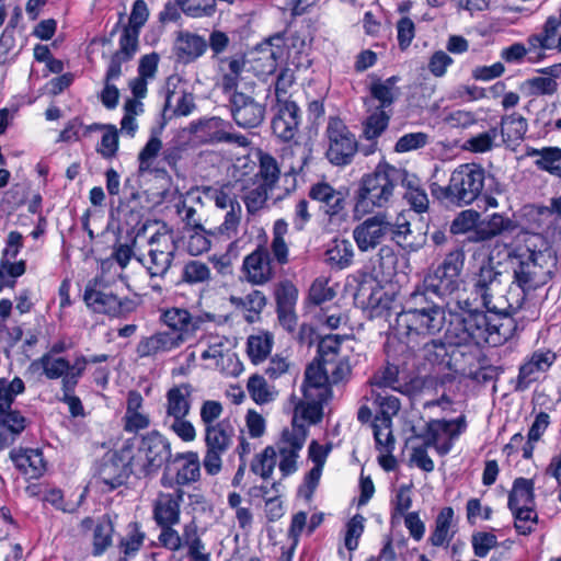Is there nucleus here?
<instances>
[{
	"instance_id": "1",
	"label": "nucleus",
	"mask_w": 561,
	"mask_h": 561,
	"mask_svg": "<svg viewBox=\"0 0 561 561\" xmlns=\"http://www.w3.org/2000/svg\"><path fill=\"white\" fill-rule=\"evenodd\" d=\"M445 299L442 306L448 316L445 339L454 345H499L506 340L501 330L503 323L496 316H488L472 308V304L460 287Z\"/></svg>"
},
{
	"instance_id": "2",
	"label": "nucleus",
	"mask_w": 561,
	"mask_h": 561,
	"mask_svg": "<svg viewBox=\"0 0 561 561\" xmlns=\"http://www.w3.org/2000/svg\"><path fill=\"white\" fill-rule=\"evenodd\" d=\"M446 324L445 310L423 291L412 290L404 300L403 309L396 319L401 339L413 348L420 339L438 334Z\"/></svg>"
},
{
	"instance_id": "3",
	"label": "nucleus",
	"mask_w": 561,
	"mask_h": 561,
	"mask_svg": "<svg viewBox=\"0 0 561 561\" xmlns=\"http://www.w3.org/2000/svg\"><path fill=\"white\" fill-rule=\"evenodd\" d=\"M405 180V170L378 163L376 169L363 176L353 208L355 219L371 214L375 208L386 207L392 199L396 187Z\"/></svg>"
},
{
	"instance_id": "4",
	"label": "nucleus",
	"mask_w": 561,
	"mask_h": 561,
	"mask_svg": "<svg viewBox=\"0 0 561 561\" xmlns=\"http://www.w3.org/2000/svg\"><path fill=\"white\" fill-rule=\"evenodd\" d=\"M506 252L513 266V283L523 293L522 298L514 304L510 302L508 307L519 309L529 291L536 290L551 280L556 260L548 253L529 249L506 248Z\"/></svg>"
},
{
	"instance_id": "5",
	"label": "nucleus",
	"mask_w": 561,
	"mask_h": 561,
	"mask_svg": "<svg viewBox=\"0 0 561 561\" xmlns=\"http://www.w3.org/2000/svg\"><path fill=\"white\" fill-rule=\"evenodd\" d=\"M485 171L478 163H463L451 173L447 186L433 183L432 194L439 201L456 206L470 205L481 194L484 187Z\"/></svg>"
},
{
	"instance_id": "6",
	"label": "nucleus",
	"mask_w": 561,
	"mask_h": 561,
	"mask_svg": "<svg viewBox=\"0 0 561 561\" xmlns=\"http://www.w3.org/2000/svg\"><path fill=\"white\" fill-rule=\"evenodd\" d=\"M194 387L188 382L173 385L165 392L162 425L181 440L191 443L196 438V430L187 419L192 410Z\"/></svg>"
},
{
	"instance_id": "7",
	"label": "nucleus",
	"mask_w": 561,
	"mask_h": 561,
	"mask_svg": "<svg viewBox=\"0 0 561 561\" xmlns=\"http://www.w3.org/2000/svg\"><path fill=\"white\" fill-rule=\"evenodd\" d=\"M171 458V443L158 431L142 435L137 450L130 447V472L142 478L157 473Z\"/></svg>"
},
{
	"instance_id": "8",
	"label": "nucleus",
	"mask_w": 561,
	"mask_h": 561,
	"mask_svg": "<svg viewBox=\"0 0 561 561\" xmlns=\"http://www.w3.org/2000/svg\"><path fill=\"white\" fill-rule=\"evenodd\" d=\"M465 257L462 249L448 252L443 262L425 275L422 284L416 285L414 290L423 291L426 296L434 294L439 298L450 296L460 287Z\"/></svg>"
},
{
	"instance_id": "9",
	"label": "nucleus",
	"mask_w": 561,
	"mask_h": 561,
	"mask_svg": "<svg viewBox=\"0 0 561 561\" xmlns=\"http://www.w3.org/2000/svg\"><path fill=\"white\" fill-rule=\"evenodd\" d=\"M473 345H463L470 351ZM462 345L450 344L446 339L445 342L439 339H433L425 342L419 350L420 356L431 366L440 369H448L455 373H466L467 366L470 365L472 356L460 350Z\"/></svg>"
},
{
	"instance_id": "10",
	"label": "nucleus",
	"mask_w": 561,
	"mask_h": 561,
	"mask_svg": "<svg viewBox=\"0 0 561 561\" xmlns=\"http://www.w3.org/2000/svg\"><path fill=\"white\" fill-rule=\"evenodd\" d=\"M236 428L228 419L204 430L203 466L207 474L216 476L222 468V456L232 447Z\"/></svg>"
},
{
	"instance_id": "11",
	"label": "nucleus",
	"mask_w": 561,
	"mask_h": 561,
	"mask_svg": "<svg viewBox=\"0 0 561 561\" xmlns=\"http://www.w3.org/2000/svg\"><path fill=\"white\" fill-rule=\"evenodd\" d=\"M83 300L87 307L95 312L113 318H121L134 310V301L127 297H118L113 290L98 279L90 280L84 289Z\"/></svg>"
},
{
	"instance_id": "12",
	"label": "nucleus",
	"mask_w": 561,
	"mask_h": 561,
	"mask_svg": "<svg viewBox=\"0 0 561 561\" xmlns=\"http://www.w3.org/2000/svg\"><path fill=\"white\" fill-rule=\"evenodd\" d=\"M327 158L335 165L351 163L357 151V140L347 125L336 116H330L325 128Z\"/></svg>"
},
{
	"instance_id": "13",
	"label": "nucleus",
	"mask_w": 561,
	"mask_h": 561,
	"mask_svg": "<svg viewBox=\"0 0 561 561\" xmlns=\"http://www.w3.org/2000/svg\"><path fill=\"white\" fill-rule=\"evenodd\" d=\"M201 478V460L197 451L178 453L171 456L160 483L163 488L182 489Z\"/></svg>"
},
{
	"instance_id": "14",
	"label": "nucleus",
	"mask_w": 561,
	"mask_h": 561,
	"mask_svg": "<svg viewBox=\"0 0 561 561\" xmlns=\"http://www.w3.org/2000/svg\"><path fill=\"white\" fill-rule=\"evenodd\" d=\"M190 131L194 138L202 144H230L237 147L245 148L250 146V140L244 135L233 133L232 125L220 117H210L190 124Z\"/></svg>"
},
{
	"instance_id": "15",
	"label": "nucleus",
	"mask_w": 561,
	"mask_h": 561,
	"mask_svg": "<svg viewBox=\"0 0 561 561\" xmlns=\"http://www.w3.org/2000/svg\"><path fill=\"white\" fill-rule=\"evenodd\" d=\"M308 196L319 204V210L330 225H341L347 219V193L334 188L327 182L310 186Z\"/></svg>"
},
{
	"instance_id": "16",
	"label": "nucleus",
	"mask_w": 561,
	"mask_h": 561,
	"mask_svg": "<svg viewBox=\"0 0 561 561\" xmlns=\"http://www.w3.org/2000/svg\"><path fill=\"white\" fill-rule=\"evenodd\" d=\"M466 421L463 416L456 420H432L426 424L423 434L424 444L427 447H434L436 451L444 456L453 448L455 439L465 431Z\"/></svg>"
},
{
	"instance_id": "17",
	"label": "nucleus",
	"mask_w": 561,
	"mask_h": 561,
	"mask_svg": "<svg viewBox=\"0 0 561 561\" xmlns=\"http://www.w3.org/2000/svg\"><path fill=\"white\" fill-rule=\"evenodd\" d=\"M392 221L386 213H377L366 218L353 230V238L362 252L376 249L391 233Z\"/></svg>"
},
{
	"instance_id": "18",
	"label": "nucleus",
	"mask_w": 561,
	"mask_h": 561,
	"mask_svg": "<svg viewBox=\"0 0 561 561\" xmlns=\"http://www.w3.org/2000/svg\"><path fill=\"white\" fill-rule=\"evenodd\" d=\"M175 251L172 236L156 233L150 238L148 255L140 261L151 277H163L172 264Z\"/></svg>"
},
{
	"instance_id": "19",
	"label": "nucleus",
	"mask_w": 561,
	"mask_h": 561,
	"mask_svg": "<svg viewBox=\"0 0 561 561\" xmlns=\"http://www.w3.org/2000/svg\"><path fill=\"white\" fill-rule=\"evenodd\" d=\"M130 446L125 445L118 450L106 453L99 466V480L112 491L121 486L126 478L131 474L130 466Z\"/></svg>"
},
{
	"instance_id": "20",
	"label": "nucleus",
	"mask_w": 561,
	"mask_h": 561,
	"mask_svg": "<svg viewBox=\"0 0 561 561\" xmlns=\"http://www.w3.org/2000/svg\"><path fill=\"white\" fill-rule=\"evenodd\" d=\"M307 439V433L300 427L284 430L282 437L276 444V456H278V469L284 477L297 471V460Z\"/></svg>"
},
{
	"instance_id": "21",
	"label": "nucleus",
	"mask_w": 561,
	"mask_h": 561,
	"mask_svg": "<svg viewBox=\"0 0 561 561\" xmlns=\"http://www.w3.org/2000/svg\"><path fill=\"white\" fill-rule=\"evenodd\" d=\"M159 320L181 345L195 335L201 323L198 317L193 316L187 309L178 307L161 309Z\"/></svg>"
},
{
	"instance_id": "22",
	"label": "nucleus",
	"mask_w": 561,
	"mask_h": 561,
	"mask_svg": "<svg viewBox=\"0 0 561 561\" xmlns=\"http://www.w3.org/2000/svg\"><path fill=\"white\" fill-rule=\"evenodd\" d=\"M500 289L501 273L491 264H483L473 278V293L481 299L482 306L496 317L504 312V309L494 302V296Z\"/></svg>"
},
{
	"instance_id": "23",
	"label": "nucleus",
	"mask_w": 561,
	"mask_h": 561,
	"mask_svg": "<svg viewBox=\"0 0 561 561\" xmlns=\"http://www.w3.org/2000/svg\"><path fill=\"white\" fill-rule=\"evenodd\" d=\"M230 106L233 121L242 128L257 127L265 117V106L239 91L230 95Z\"/></svg>"
},
{
	"instance_id": "24",
	"label": "nucleus",
	"mask_w": 561,
	"mask_h": 561,
	"mask_svg": "<svg viewBox=\"0 0 561 561\" xmlns=\"http://www.w3.org/2000/svg\"><path fill=\"white\" fill-rule=\"evenodd\" d=\"M183 500L184 491L182 489H173V492H159L152 502L154 523L157 525H178Z\"/></svg>"
},
{
	"instance_id": "25",
	"label": "nucleus",
	"mask_w": 561,
	"mask_h": 561,
	"mask_svg": "<svg viewBox=\"0 0 561 561\" xmlns=\"http://www.w3.org/2000/svg\"><path fill=\"white\" fill-rule=\"evenodd\" d=\"M204 360H214V367L227 375H237L241 370V364L229 350V340L225 336H211L207 348L201 355Z\"/></svg>"
},
{
	"instance_id": "26",
	"label": "nucleus",
	"mask_w": 561,
	"mask_h": 561,
	"mask_svg": "<svg viewBox=\"0 0 561 561\" xmlns=\"http://www.w3.org/2000/svg\"><path fill=\"white\" fill-rule=\"evenodd\" d=\"M245 279L252 285L261 286L273 279L275 272L270 252L264 247H257L248 254L242 263Z\"/></svg>"
},
{
	"instance_id": "27",
	"label": "nucleus",
	"mask_w": 561,
	"mask_h": 561,
	"mask_svg": "<svg viewBox=\"0 0 561 561\" xmlns=\"http://www.w3.org/2000/svg\"><path fill=\"white\" fill-rule=\"evenodd\" d=\"M557 359V354L550 350H537L519 367L517 377V390H526L536 381L540 374L546 373Z\"/></svg>"
},
{
	"instance_id": "28",
	"label": "nucleus",
	"mask_w": 561,
	"mask_h": 561,
	"mask_svg": "<svg viewBox=\"0 0 561 561\" xmlns=\"http://www.w3.org/2000/svg\"><path fill=\"white\" fill-rule=\"evenodd\" d=\"M300 110L293 101L285 100L278 104L277 113L272 121L274 135L283 141H290L298 133Z\"/></svg>"
},
{
	"instance_id": "29",
	"label": "nucleus",
	"mask_w": 561,
	"mask_h": 561,
	"mask_svg": "<svg viewBox=\"0 0 561 561\" xmlns=\"http://www.w3.org/2000/svg\"><path fill=\"white\" fill-rule=\"evenodd\" d=\"M28 424V419L19 410H0V451L13 445Z\"/></svg>"
},
{
	"instance_id": "30",
	"label": "nucleus",
	"mask_w": 561,
	"mask_h": 561,
	"mask_svg": "<svg viewBox=\"0 0 561 561\" xmlns=\"http://www.w3.org/2000/svg\"><path fill=\"white\" fill-rule=\"evenodd\" d=\"M516 228V222L510 217L494 213L480 220L473 236L469 240L473 242L489 241L505 232H512Z\"/></svg>"
},
{
	"instance_id": "31",
	"label": "nucleus",
	"mask_w": 561,
	"mask_h": 561,
	"mask_svg": "<svg viewBox=\"0 0 561 561\" xmlns=\"http://www.w3.org/2000/svg\"><path fill=\"white\" fill-rule=\"evenodd\" d=\"M329 398H312L304 397L294 410V416L291 422V428H302L308 434L307 424H317L321 421L323 411L322 404L328 401Z\"/></svg>"
},
{
	"instance_id": "32",
	"label": "nucleus",
	"mask_w": 561,
	"mask_h": 561,
	"mask_svg": "<svg viewBox=\"0 0 561 561\" xmlns=\"http://www.w3.org/2000/svg\"><path fill=\"white\" fill-rule=\"evenodd\" d=\"M369 386L370 389L392 390L405 396L412 391V386L400 376L399 367L392 364L376 371L369 379Z\"/></svg>"
},
{
	"instance_id": "33",
	"label": "nucleus",
	"mask_w": 561,
	"mask_h": 561,
	"mask_svg": "<svg viewBox=\"0 0 561 561\" xmlns=\"http://www.w3.org/2000/svg\"><path fill=\"white\" fill-rule=\"evenodd\" d=\"M83 360L82 365V375L84 374L87 369V360L85 356L79 355L76 356L73 359V363L70 364V362L65 357H56L51 356V354H44L39 359L38 363L41 367L43 368L44 375L48 379H59L61 378V383L65 382L66 378L73 374L77 369L76 366L79 362Z\"/></svg>"
},
{
	"instance_id": "34",
	"label": "nucleus",
	"mask_w": 561,
	"mask_h": 561,
	"mask_svg": "<svg viewBox=\"0 0 561 561\" xmlns=\"http://www.w3.org/2000/svg\"><path fill=\"white\" fill-rule=\"evenodd\" d=\"M330 380L324 364L317 360L311 363L305 373V381L302 385L304 397L329 398Z\"/></svg>"
},
{
	"instance_id": "35",
	"label": "nucleus",
	"mask_w": 561,
	"mask_h": 561,
	"mask_svg": "<svg viewBox=\"0 0 561 561\" xmlns=\"http://www.w3.org/2000/svg\"><path fill=\"white\" fill-rule=\"evenodd\" d=\"M10 458L15 467L28 479H38L46 471V462L39 449L12 450Z\"/></svg>"
},
{
	"instance_id": "36",
	"label": "nucleus",
	"mask_w": 561,
	"mask_h": 561,
	"mask_svg": "<svg viewBox=\"0 0 561 561\" xmlns=\"http://www.w3.org/2000/svg\"><path fill=\"white\" fill-rule=\"evenodd\" d=\"M207 47V41L203 36L190 32H180L174 44L176 57L185 64L202 57Z\"/></svg>"
},
{
	"instance_id": "37",
	"label": "nucleus",
	"mask_w": 561,
	"mask_h": 561,
	"mask_svg": "<svg viewBox=\"0 0 561 561\" xmlns=\"http://www.w3.org/2000/svg\"><path fill=\"white\" fill-rule=\"evenodd\" d=\"M181 344L167 331L142 337L137 344V355L141 358L153 357L180 347Z\"/></svg>"
},
{
	"instance_id": "38",
	"label": "nucleus",
	"mask_w": 561,
	"mask_h": 561,
	"mask_svg": "<svg viewBox=\"0 0 561 561\" xmlns=\"http://www.w3.org/2000/svg\"><path fill=\"white\" fill-rule=\"evenodd\" d=\"M367 401H370L373 405L378 410L376 420L392 422V417L396 416L401 408L400 400L391 394L389 390H377L370 389L369 393L365 396Z\"/></svg>"
},
{
	"instance_id": "39",
	"label": "nucleus",
	"mask_w": 561,
	"mask_h": 561,
	"mask_svg": "<svg viewBox=\"0 0 561 561\" xmlns=\"http://www.w3.org/2000/svg\"><path fill=\"white\" fill-rule=\"evenodd\" d=\"M528 124L524 116L518 113L504 115L500 122L499 135L501 142L513 146L519 144L527 133Z\"/></svg>"
},
{
	"instance_id": "40",
	"label": "nucleus",
	"mask_w": 561,
	"mask_h": 561,
	"mask_svg": "<svg viewBox=\"0 0 561 561\" xmlns=\"http://www.w3.org/2000/svg\"><path fill=\"white\" fill-rule=\"evenodd\" d=\"M527 157L536 158L535 165L549 174L561 179V148L543 147L541 149L528 148Z\"/></svg>"
},
{
	"instance_id": "41",
	"label": "nucleus",
	"mask_w": 561,
	"mask_h": 561,
	"mask_svg": "<svg viewBox=\"0 0 561 561\" xmlns=\"http://www.w3.org/2000/svg\"><path fill=\"white\" fill-rule=\"evenodd\" d=\"M239 190L244 191L243 201L247 210L250 214H255L264 207L268 192L273 188L251 178L249 181H239Z\"/></svg>"
},
{
	"instance_id": "42",
	"label": "nucleus",
	"mask_w": 561,
	"mask_h": 561,
	"mask_svg": "<svg viewBox=\"0 0 561 561\" xmlns=\"http://www.w3.org/2000/svg\"><path fill=\"white\" fill-rule=\"evenodd\" d=\"M354 249L346 239H334L325 250L324 261L332 268L343 270L353 262Z\"/></svg>"
},
{
	"instance_id": "43",
	"label": "nucleus",
	"mask_w": 561,
	"mask_h": 561,
	"mask_svg": "<svg viewBox=\"0 0 561 561\" xmlns=\"http://www.w3.org/2000/svg\"><path fill=\"white\" fill-rule=\"evenodd\" d=\"M195 107L194 98L185 90H169L165 95L163 114L167 116H186Z\"/></svg>"
},
{
	"instance_id": "44",
	"label": "nucleus",
	"mask_w": 561,
	"mask_h": 561,
	"mask_svg": "<svg viewBox=\"0 0 561 561\" xmlns=\"http://www.w3.org/2000/svg\"><path fill=\"white\" fill-rule=\"evenodd\" d=\"M559 23L556 16H549L540 33L527 38L528 51L554 49V37L558 35Z\"/></svg>"
},
{
	"instance_id": "45",
	"label": "nucleus",
	"mask_w": 561,
	"mask_h": 561,
	"mask_svg": "<svg viewBox=\"0 0 561 561\" xmlns=\"http://www.w3.org/2000/svg\"><path fill=\"white\" fill-rule=\"evenodd\" d=\"M83 363L84 362L81 360L77 364V370L66 378L61 387L62 398L60 400L68 404L69 411L72 416H82L84 414L81 400L79 399V397L73 394L75 388L77 387L79 379L82 377Z\"/></svg>"
},
{
	"instance_id": "46",
	"label": "nucleus",
	"mask_w": 561,
	"mask_h": 561,
	"mask_svg": "<svg viewBox=\"0 0 561 561\" xmlns=\"http://www.w3.org/2000/svg\"><path fill=\"white\" fill-rule=\"evenodd\" d=\"M454 519V510L451 507H444L435 519V528L431 534L428 540L435 547L448 545L454 537L451 530Z\"/></svg>"
},
{
	"instance_id": "47",
	"label": "nucleus",
	"mask_w": 561,
	"mask_h": 561,
	"mask_svg": "<svg viewBox=\"0 0 561 561\" xmlns=\"http://www.w3.org/2000/svg\"><path fill=\"white\" fill-rule=\"evenodd\" d=\"M405 188L404 198L416 213H424L428 209L430 201L425 190L421 186L419 179L410 176L405 171V180L401 182Z\"/></svg>"
},
{
	"instance_id": "48",
	"label": "nucleus",
	"mask_w": 561,
	"mask_h": 561,
	"mask_svg": "<svg viewBox=\"0 0 561 561\" xmlns=\"http://www.w3.org/2000/svg\"><path fill=\"white\" fill-rule=\"evenodd\" d=\"M499 141V128L491 127L483 133L468 138L463 145L462 150L472 153H486L501 146Z\"/></svg>"
},
{
	"instance_id": "49",
	"label": "nucleus",
	"mask_w": 561,
	"mask_h": 561,
	"mask_svg": "<svg viewBox=\"0 0 561 561\" xmlns=\"http://www.w3.org/2000/svg\"><path fill=\"white\" fill-rule=\"evenodd\" d=\"M231 302L237 308L248 312L245 319L253 322L266 306V296L261 290H252L244 297H231Z\"/></svg>"
},
{
	"instance_id": "50",
	"label": "nucleus",
	"mask_w": 561,
	"mask_h": 561,
	"mask_svg": "<svg viewBox=\"0 0 561 561\" xmlns=\"http://www.w3.org/2000/svg\"><path fill=\"white\" fill-rule=\"evenodd\" d=\"M287 231L288 225L284 219H277L274 222L271 252L273 254V259L279 265H285L288 263L289 249L287 242L285 241Z\"/></svg>"
},
{
	"instance_id": "51",
	"label": "nucleus",
	"mask_w": 561,
	"mask_h": 561,
	"mask_svg": "<svg viewBox=\"0 0 561 561\" xmlns=\"http://www.w3.org/2000/svg\"><path fill=\"white\" fill-rule=\"evenodd\" d=\"M114 525L110 516H103L93 530L92 554L102 556L112 545Z\"/></svg>"
},
{
	"instance_id": "52",
	"label": "nucleus",
	"mask_w": 561,
	"mask_h": 561,
	"mask_svg": "<svg viewBox=\"0 0 561 561\" xmlns=\"http://www.w3.org/2000/svg\"><path fill=\"white\" fill-rule=\"evenodd\" d=\"M274 343L273 334L262 332L248 339V355L254 364L263 362L271 353Z\"/></svg>"
},
{
	"instance_id": "53",
	"label": "nucleus",
	"mask_w": 561,
	"mask_h": 561,
	"mask_svg": "<svg viewBox=\"0 0 561 561\" xmlns=\"http://www.w3.org/2000/svg\"><path fill=\"white\" fill-rule=\"evenodd\" d=\"M534 502V482L526 478H517L508 495V507L531 505Z\"/></svg>"
},
{
	"instance_id": "54",
	"label": "nucleus",
	"mask_w": 561,
	"mask_h": 561,
	"mask_svg": "<svg viewBox=\"0 0 561 561\" xmlns=\"http://www.w3.org/2000/svg\"><path fill=\"white\" fill-rule=\"evenodd\" d=\"M248 392L256 404H266L272 402L277 392L274 387L270 386L264 377L252 375L247 383Z\"/></svg>"
},
{
	"instance_id": "55",
	"label": "nucleus",
	"mask_w": 561,
	"mask_h": 561,
	"mask_svg": "<svg viewBox=\"0 0 561 561\" xmlns=\"http://www.w3.org/2000/svg\"><path fill=\"white\" fill-rule=\"evenodd\" d=\"M398 80V77L392 76L386 80L377 79L370 84V95L380 103V110L386 108L393 103L396 96V83Z\"/></svg>"
},
{
	"instance_id": "56",
	"label": "nucleus",
	"mask_w": 561,
	"mask_h": 561,
	"mask_svg": "<svg viewBox=\"0 0 561 561\" xmlns=\"http://www.w3.org/2000/svg\"><path fill=\"white\" fill-rule=\"evenodd\" d=\"M280 170L277 161L270 153H260L259 172L253 178L265 186L274 188L279 180Z\"/></svg>"
},
{
	"instance_id": "57",
	"label": "nucleus",
	"mask_w": 561,
	"mask_h": 561,
	"mask_svg": "<svg viewBox=\"0 0 561 561\" xmlns=\"http://www.w3.org/2000/svg\"><path fill=\"white\" fill-rule=\"evenodd\" d=\"M277 68L276 54L268 47L262 50V45L259 46L256 53L251 59V69L257 77L272 75Z\"/></svg>"
},
{
	"instance_id": "58",
	"label": "nucleus",
	"mask_w": 561,
	"mask_h": 561,
	"mask_svg": "<svg viewBox=\"0 0 561 561\" xmlns=\"http://www.w3.org/2000/svg\"><path fill=\"white\" fill-rule=\"evenodd\" d=\"M276 465V450L272 446H267L260 454H256L250 465L253 473L260 476L264 480L271 478Z\"/></svg>"
},
{
	"instance_id": "59",
	"label": "nucleus",
	"mask_w": 561,
	"mask_h": 561,
	"mask_svg": "<svg viewBox=\"0 0 561 561\" xmlns=\"http://www.w3.org/2000/svg\"><path fill=\"white\" fill-rule=\"evenodd\" d=\"M239 181L227 182L219 188L213 190L211 199L215 205L220 209L232 208L234 205H240L238 202Z\"/></svg>"
},
{
	"instance_id": "60",
	"label": "nucleus",
	"mask_w": 561,
	"mask_h": 561,
	"mask_svg": "<svg viewBox=\"0 0 561 561\" xmlns=\"http://www.w3.org/2000/svg\"><path fill=\"white\" fill-rule=\"evenodd\" d=\"M25 391L24 381L14 377L11 381L0 378V410L11 409L18 394Z\"/></svg>"
},
{
	"instance_id": "61",
	"label": "nucleus",
	"mask_w": 561,
	"mask_h": 561,
	"mask_svg": "<svg viewBox=\"0 0 561 561\" xmlns=\"http://www.w3.org/2000/svg\"><path fill=\"white\" fill-rule=\"evenodd\" d=\"M244 69V61L232 58L228 61V69L222 76L220 87L225 93H234L238 91L240 81L243 80L242 73Z\"/></svg>"
},
{
	"instance_id": "62",
	"label": "nucleus",
	"mask_w": 561,
	"mask_h": 561,
	"mask_svg": "<svg viewBox=\"0 0 561 561\" xmlns=\"http://www.w3.org/2000/svg\"><path fill=\"white\" fill-rule=\"evenodd\" d=\"M390 116L380 108L371 113L364 123V136L368 140L378 138L388 127Z\"/></svg>"
},
{
	"instance_id": "63",
	"label": "nucleus",
	"mask_w": 561,
	"mask_h": 561,
	"mask_svg": "<svg viewBox=\"0 0 561 561\" xmlns=\"http://www.w3.org/2000/svg\"><path fill=\"white\" fill-rule=\"evenodd\" d=\"M162 149V141L157 136H151L138 154L140 173L152 172V162Z\"/></svg>"
},
{
	"instance_id": "64",
	"label": "nucleus",
	"mask_w": 561,
	"mask_h": 561,
	"mask_svg": "<svg viewBox=\"0 0 561 561\" xmlns=\"http://www.w3.org/2000/svg\"><path fill=\"white\" fill-rule=\"evenodd\" d=\"M480 222V214L474 209L460 211L450 224L453 234H463L476 230Z\"/></svg>"
}]
</instances>
